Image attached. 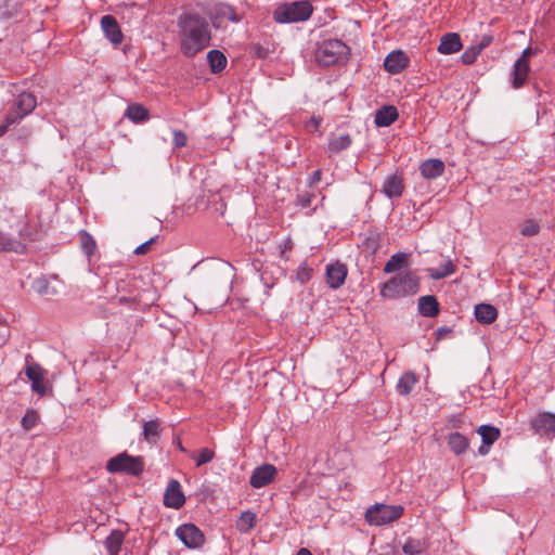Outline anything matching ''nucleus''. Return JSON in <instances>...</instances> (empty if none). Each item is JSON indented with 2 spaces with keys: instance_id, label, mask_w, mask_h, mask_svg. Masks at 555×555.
I'll return each instance as SVG.
<instances>
[{
  "instance_id": "f257e3e1",
  "label": "nucleus",
  "mask_w": 555,
  "mask_h": 555,
  "mask_svg": "<svg viewBox=\"0 0 555 555\" xmlns=\"http://www.w3.org/2000/svg\"><path fill=\"white\" fill-rule=\"evenodd\" d=\"M181 53L194 57L210 46L211 33L204 16L196 12H183L177 20Z\"/></svg>"
},
{
  "instance_id": "f03ea898",
  "label": "nucleus",
  "mask_w": 555,
  "mask_h": 555,
  "mask_svg": "<svg viewBox=\"0 0 555 555\" xmlns=\"http://www.w3.org/2000/svg\"><path fill=\"white\" fill-rule=\"evenodd\" d=\"M420 289V279L412 272H403L385 282L380 288V296L397 299L414 295Z\"/></svg>"
},
{
  "instance_id": "7ed1b4c3",
  "label": "nucleus",
  "mask_w": 555,
  "mask_h": 555,
  "mask_svg": "<svg viewBox=\"0 0 555 555\" xmlns=\"http://www.w3.org/2000/svg\"><path fill=\"white\" fill-rule=\"evenodd\" d=\"M350 55V48L339 39L323 40L315 51V61L321 66L345 63Z\"/></svg>"
},
{
  "instance_id": "20e7f679",
  "label": "nucleus",
  "mask_w": 555,
  "mask_h": 555,
  "mask_svg": "<svg viewBox=\"0 0 555 555\" xmlns=\"http://www.w3.org/2000/svg\"><path fill=\"white\" fill-rule=\"evenodd\" d=\"M313 12L309 1H295L283 3L273 11V20L280 24L298 23L307 21Z\"/></svg>"
},
{
  "instance_id": "39448f33",
  "label": "nucleus",
  "mask_w": 555,
  "mask_h": 555,
  "mask_svg": "<svg viewBox=\"0 0 555 555\" xmlns=\"http://www.w3.org/2000/svg\"><path fill=\"white\" fill-rule=\"evenodd\" d=\"M143 461L140 456L129 455L122 452L106 463V469L111 474L125 473L132 476H139L143 472Z\"/></svg>"
},
{
  "instance_id": "423d86ee",
  "label": "nucleus",
  "mask_w": 555,
  "mask_h": 555,
  "mask_svg": "<svg viewBox=\"0 0 555 555\" xmlns=\"http://www.w3.org/2000/svg\"><path fill=\"white\" fill-rule=\"evenodd\" d=\"M403 511L401 505L375 504L365 512V520L372 526H383L399 519Z\"/></svg>"
},
{
  "instance_id": "0eeeda50",
  "label": "nucleus",
  "mask_w": 555,
  "mask_h": 555,
  "mask_svg": "<svg viewBox=\"0 0 555 555\" xmlns=\"http://www.w3.org/2000/svg\"><path fill=\"white\" fill-rule=\"evenodd\" d=\"M176 535L189 548H197L204 544V533L194 524H183L176 529Z\"/></svg>"
},
{
  "instance_id": "6e6552de",
  "label": "nucleus",
  "mask_w": 555,
  "mask_h": 555,
  "mask_svg": "<svg viewBox=\"0 0 555 555\" xmlns=\"http://www.w3.org/2000/svg\"><path fill=\"white\" fill-rule=\"evenodd\" d=\"M214 27L221 28L224 22L238 23L243 20V15L227 3H220L214 7L209 13Z\"/></svg>"
},
{
  "instance_id": "1a4fd4ad",
  "label": "nucleus",
  "mask_w": 555,
  "mask_h": 555,
  "mask_svg": "<svg viewBox=\"0 0 555 555\" xmlns=\"http://www.w3.org/2000/svg\"><path fill=\"white\" fill-rule=\"evenodd\" d=\"M276 474L278 469L274 465L262 464L254 469L249 483L255 489L266 487L274 480Z\"/></svg>"
},
{
  "instance_id": "9d476101",
  "label": "nucleus",
  "mask_w": 555,
  "mask_h": 555,
  "mask_svg": "<svg viewBox=\"0 0 555 555\" xmlns=\"http://www.w3.org/2000/svg\"><path fill=\"white\" fill-rule=\"evenodd\" d=\"M535 434L540 436L555 435V414L542 412L537 414L530 422Z\"/></svg>"
},
{
  "instance_id": "9b49d317",
  "label": "nucleus",
  "mask_w": 555,
  "mask_h": 555,
  "mask_svg": "<svg viewBox=\"0 0 555 555\" xmlns=\"http://www.w3.org/2000/svg\"><path fill=\"white\" fill-rule=\"evenodd\" d=\"M348 274L347 266L336 261L326 266V283L333 289L339 288L346 281Z\"/></svg>"
},
{
  "instance_id": "f8f14e48",
  "label": "nucleus",
  "mask_w": 555,
  "mask_h": 555,
  "mask_svg": "<svg viewBox=\"0 0 555 555\" xmlns=\"http://www.w3.org/2000/svg\"><path fill=\"white\" fill-rule=\"evenodd\" d=\"M185 503V496L181 490L180 482L176 479H171L168 482L164 494V504L167 507L180 508Z\"/></svg>"
},
{
  "instance_id": "ddd939ff",
  "label": "nucleus",
  "mask_w": 555,
  "mask_h": 555,
  "mask_svg": "<svg viewBox=\"0 0 555 555\" xmlns=\"http://www.w3.org/2000/svg\"><path fill=\"white\" fill-rule=\"evenodd\" d=\"M101 27L106 39L114 46H119L124 40V35L117 20L112 15H104L101 18Z\"/></svg>"
},
{
  "instance_id": "4468645a",
  "label": "nucleus",
  "mask_w": 555,
  "mask_h": 555,
  "mask_svg": "<svg viewBox=\"0 0 555 555\" xmlns=\"http://www.w3.org/2000/svg\"><path fill=\"white\" fill-rule=\"evenodd\" d=\"M410 63L409 56L401 50L390 52L384 61V68L391 75L401 73Z\"/></svg>"
},
{
  "instance_id": "2eb2a0df",
  "label": "nucleus",
  "mask_w": 555,
  "mask_h": 555,
  "mask_svg": "<svg viewBox=\"0 0 555 555\" xmlns=\"http://www.w3.org/2000/svg\"><path fill=\"white\" fill-rule=\"evenodd\" d=\"M404 191L402 175L396 172L388 176L382 186V193L388 198L401 197Z\"/></svg>"
},
{
  "instance_id": "dca6fc26",
  "label": "nucleus",
  "mask_w": 555,
  "mask_h": 555,
  "mask_svg": "<svg viewBox=\"0 0 555 555\" xmlns=\"http://www.w3.org/2000/svg\"><path fill=\"white\" fill-rule=\"evenodd\" d=\"M461 37L456 33H448L440 39V43L437 48L441 54H453L462 49Z\"/></svg>"
},
{
  "instance_id": "f3484780",
  "label": "nucleus",
  "mask_w": 555,
  "mask_h": 555,
  "mask_svg": "<svg viewBox=\"0 0 555 555\" xmlns=\"http://www.w3.org/2000/svg\"><path fill=\"white\" fill-rule=\"evenodd\" d=\"M444 163L438 158H429L420 166V172L425 179H436L444 172Z\"/></svg>"
},
{
  "instance_id": "a211bd4d",
  "label": "nucleus",
  "mask_w": 555,
  "mask_h": 555,
  "mask_svg": "<svg viewBox=\"0 0 555 555\" xmlns=\"http://www.w3.org/2000/svg\"><path fill=\"white\" fill-rule=\"evenodd\" d=\"M26 376L31 382L33 391L38 395L46 393L42 369L38 364L27 365L25 370Z\"/></svg>"
},
{
  "instance_id": "6ab92c4d",
  "label": "nucleus",
  "mask_w": 555,
  "mask_h": 555,
  "mask_svg": "<svg viewBox=\"0 0 555 555\" xmlns=\"http://www.w3.org/2000/svg\"><path fill=\"white\" fill-rule=\"evenodd\" d=\"M418 311L423 317L434 318L438 315L440 306L437 298L433 295H426L418 298Z\"/></svg>"
},
{
  "instance_id": "aec40b11",
  "label": "nucleus",
  "mask_w": 555,
  "mask_h": 555,
  "mask_svg": "<svg viewBox=\"0 0 555 555\" xmlns=\"http://www.w3.org/2000/svg\"><path fill=\"white\" fill-rule=\"evenodd\" d=\"M398 118V109L393 105H385L375 113L374 122L378 127H388Z\"/></svg>"
},
{
  "instance_id": "412c9836",
  "label": "nucleus",
  "mask_w": 555,
  "mask_h": 555,
  "mask_svg": "<svg viewBox=\"0 0 555 555\" xmlns=\"http://www.w3.org/2000/svg\"><path fill=\"white\" fill-rule=\"evenodd\" d=\"M530 72L529 63L526 61H517L514 63V69L512 73V86L515 89L522 87L528 78Z\"/></svg>"
},
{
  "instance_id": "4be33fe9",
  "label": "nucleus",
  "mask_w": 555,
  "mask_h": 555,
  "mask_svg": "<svg viewBox=\"0 0 555 555\" xmlns=\"http://www.w3.org/2000/svg\"><path fill=\"white\" fill-rule=\"evenodd\" d=\"M498 311L489 304H478L475 307V318L483 324H491L496 320Z\"/></svg>"
},
{
  "instance_id": "5701e85b",
  "label": "nucleus",
  "mask_w": 555,
  "mask_h": 555,
  "mask_svg": "<svg viewBox=\"0 0 555 555\" xmlns=\"http://www.w3.org/2000/svg\"><path fill=\"white\" fill-rule=\"evenodd\" d=\"M36 105L37 100L35 95L28 92L18 94L13 104V106L22 113V116L30 114L35 109Z\"/></svg>"
},
{
  "instance_id": "b1692460",
  "label": "nucleus",
  "mask_w": 555,
  "mask_h": 555,
  "mask_svg": "<svg viewBox=\"0 0 555 555\" xmlns=\"http://www.w3.org/2000/svg\"><path fill=\"white\" fill-rule=\"evenodd\" d=\"M448 446L455 455H462L467 451L469 441L464 435L454 431L448 436Z\"/></svg>"
},
{
  "instance_id": "393cba45",
  "label": "nucleus",
  "mask_w": 555,
  "mask_h": 555,
  "mask_svg": "<svg viewBox=\"0 0 555 555\" xmlns=\"http://www.w3.org/2000/svg\"><path fill=\"white\" fill-rule=\"evenodd\" d=\"M428 543L425 539L408 538L402 545V551L406 555H420L427 551Z\"/></svg>"
},
{
  "instance_id": "a878e982",
  "label": "nucleus",
  "mask_w": 555,
  "mask_h": 555,
  "mask_svg": "<svg viewBox=\"0 0 555 555\" xmlns=\"http://www.w3.org/2000/svg\"><path fill=\"white\" fill-rule=\"evenodd\" d=\"M207 62L212 74L221 73L227 66V57L220 50H210L207 53Z\"/></svg>"
},
{
  "instance_id": "bb28decb",
  "label": "nucleus",
  "mask_w": 555,
  "mask_h": 555,
  "mask_svg": "<svg viewBox=\"0 0 555 555\" xmlns=\"http://www.w3.org/2000/svg\"><path fill=\"white\" fill-rule=\"evenodd\" d=\"M416 383H417V377L414 372L404 373L399 378L397 386H396L398 393L401 396L409 395L413 390Z\"/></svg>"
},
{
  "instance_id": "cd10ccee",
  "label": "nucleus",
  "mask_w": 555,
  "mask_h": 555,
  "mask_svg": "<svg viewBox=\"0 0 555 555\" xmlns=\"http://www.w3.org/2000/svg\"><path fill=\"white\" fill-rule=\"evenodd\" d=\"M125 535L120 530H113L105 539V547L109 555H118L124 542Z\"/></svg>"
},
{
  "instance_id": "c85d7f7f",
  "label": "nucleus",
  "mask_w": 555,
  "mask_h": 555,
  "mask_svg": "<svg viewBox=\"0 0 555 555\" xmlns=\"http://www.w3.org/2000/svg\"><path fill=\"white\" fill-rule=\"evenodd\" d=\"M454 271H455V266L453 264L452 260H450V259H448L444 263L440 264L438 268L426 269L428 276L433 280L444 279V278L453 274Z\"/></svg>"
},
{
  "instance_id": "c756f323",
  "label": "nucleus",
  "mask_w": 555,
  "mask_h": 555,
  "mask_svg": "<svg viewBox=\"0 0 555 555\" xmlns=\"http://www.w3.org/2000/svg\"><path fill=\"white\" fill-rule=\"evenodd\" d=\"M477 433L481 436L482 443L487 447L492 446L500 438V429L491 425H481Z\"/></svg>"
},
{
  "instance_id": "7c9ffc66",
  "label": "nucleus",
  "mask_w": 555,
  "mask_h": 555,
  "mask_svg": "<svg viewBox=\"0 0 555 555\" xmlns=\"http://www.w3.org/2000/svg\"><path fill=\"white\" fill-rule=\"evenodd\" d=\"M409 261L408 254L404 253H397L392 255L388 261L385 263L384 272L385 273H392L397 270H400L403 266H405Z\"/></svg>"
},
{
  "instance_id": "2f4dec72",
  "label": "nucleus",
  "mask_w": 555,
  "mask_h": 555,
  "mask_svg": "<svg viewBox=\"0 0 555 555\" xmlns=\"http://www.w3.org/2000/svg\"><path fill=\"white\" fill-rule=\"evenodd\" d=\"M125 116L134 122H142L149 119V111L141 104H131L127 107Z\"/></svg>"
},
{
  "instance_id": "473e14b6",
  "label": "nucleus",
  "mask_w": 555,
  "mask_h": 555,
  "mask_svg": "<svg viewBox=\"0 0 555 555\" xmlns=\"http://www.w3.org/2000/svg\"><path fill=\"white\" fill-rule=\"evenodd\" d=\"M541 228V220L526 219L519 225V233L524 237H532L539 234Z\"/></svg>"
},
{
  "instance_id": "72a5a7b5",
  "label": "nucleus",
  "mask_w": 555,
  "mask_h": 555,
  "mask_svg": "<svg viewBox=\"0 0 555 555\" xmlns=\"http://www.w3.org/2000/svg\"><path fill=\"white\" fill-rule=\"evenodd\" d=\"M255 522L256 514L250 511H246L243 512L238 517L236 521V528L240 532L246 533L255 527Z\"/></svg>"
},
{
  "instance_id": "f704fd0d",
  "label": "nucleus",
  "mask_w": 555,
  "mask_h": 555,
  "mask_svg": "<svg viewBox=\"0 0 555 555\" xmlns=\"http://www.w3.org/2000/svg\"><path fill=\"white\" fill-rule=\"evenodd\" d=\"M352 143L349 134H340L330 140L328 150L333 153H339L347 150Z\"/></svg>"
},
{
  "instance_id": "c9c22d12",
  "label": "nucleus",
  "mask_w": 555,
  "mask_h": 555,
  "mask_svg": "<svg viewBox=\"0 0 555 555\" xmlns=\"http://www.w3.org/2000/svg\"><path fill=\"white\" fill-rule=\"evenodd\" d=\"M160 426L157 420H152L145 422L143 425V438L147 442H155L156 438L159 436Z\"/></svg>"
},
{
  "instance_id": "e433bc0d",
  "label": "nucleus",
  "mask_w": 555,
  "mask_h": 555,
  "mask_svg": "<svg viewBox=\"0 0 555 555\" xmlns=\"http://www.w3.org/2000/svg\"><path fill=\"white\" fill-rule=\"evenodd\" d=\"M80 245L83 253L90 257L95 253L96 243L94 238L86 231L80 232Z\"/></svg>"
},
{
  "instance_id": "4c0bfd02",
  "label": "nucleus",
  "mask_w": 555,
  "mask_h": 555,
  "mask_svg": "<svg viewBox=\"0 0 555 555\" xmlns=\"http://www.w3.org/2000/svg\"><path fill=\"white\" fill-rule=\"evenodd\" d=\"M191 457L195 461L196 467H199L204 464L210 463L215 457V452L209 448H203L197 454L193 453Z\"/></svg>"
},
{
  "instance_id": "58836bf2",
  "label": "nucleus",
  "mask_w": 555,
  "mask_h": 555,
  "mask_svg": "<svg viewBox=\"0 0 555 555\" xmlns=\"http://www.w3.org/2000/svg\"><path fill=\"white\" fill-rule=\"evenodd\" d=\"M483 49H485V44H478V46H475V47H472V48L465 50L464 53L461 55V60H462L463 64H465V65L473 64L477 60V56L480 54V52Z\"/></svg>"
},
{
  "instance_id": "ea45409f",
  "label": "nucleus",
  "mask_w": 555,
  "mask_h": 555,
  "mask_svg": "<svg viewBox=\"0 0 555 555\" xmlns=\"http://www.w3.org/2000/svg\"><path fill=\"white\" fill-rule=\"evenodd\" d=\"M38 421H39V415H38L37 411L27 410L26 414L22 418L21 424L25 430H30L37 425Z\"/></svg>"
},
{
  "instance_id": "a19ab883",
  "label": "nucleus",
  "mask_w": 555,
  "mask_h": 555,
  "mask_svg": "<svg viewBox=\"0 0 555 555\" xmlns=\"http://www.w3.org/2000/svg\"><path fill=\"white\" fill-rule=\"evenodd\" d=\"M312 272L313 270L307 263H302L297 270V280L305 284L312 278Z\"/></svg>"
},
{
  "instance_id": "79ce46f5",
  "label": "nucleus",
  "mask_w": 555,
  "mask_h": 555,
  "mask_svg": "<svg viewBox=\"0 0 555 555\" xmlns=\"http://www.w3.org/2000/svg\"><path fill=\"white\" fill-rule=\"evenodd\" d=\"M188 138L186 134L181 130L172 131V145L175 149H181L186 145Z\"/></svg>"
},
{
  "instance_id": "37998d69",
  "label": "nucleus",
  "mask_w": 555,
  "mask_h": 555,
  "mask_svg": "<svg viewBox=\"0 0 555 555\" xmlns=\"http://www.w3.org/2000/svg\"><path fill=\"white\" fill-rule=\"evenodd\" d=\"M25 116H22V113L13 106L10 112L7 114L4 121L11 127L12 125L22 120Z\"/></svg>"
},
{
  "instance_id": "c03bdc74",
  "label": "nucleus",
  "mask_w": 555,
  "mask_h": 555,
  "mask_svg": "<svg viewBox=\"0 0 555 555\" xmlns=\"http://www.w3.org/2000/svg\"><path fill=\"white\" fill-rule=\"evenodd\" d=\"M313 198H314V194H312V193L305 192L302 194H299L297 196V201H296L297 206H299L302 209L309 208L311 206Z\"/></svg>"
},
{
  "instance_id": "a18cd8bd",
  "label": "nucleus",
  "mask_w": 555,
  "mask_h": 555,
  "mask_svg": "<svg viewBox=\"0 0 555 555\" xmlns=\"http://www.w3.org/2000/svg\"><path fill=\"white\" fill-rule=\"evenodd\" d=\"M157 240V235L150 238L149 241L144 242L143 244L139 245L135 249H134V254L135 255H144L149 251L151 245Z\"/></svg>"
},
{
  "instance_id": "49530a36",
  "label": "nucleus",
  "mask_w": 555,
  "mask_h": 555,
  "mask_svg": "<svg viewBox=\"0 0 555 555\" xmlns=\"http://www.w3.org/2000/svg\"><path fill=\"white\" fill-rule=\"evenodd\" d=\"M452 333V328L449 326H440L435 332L436 340H442Z\"/></svg>"
},
{
  "instance_id": "de8ad7c7",
  "label": "nucleus",
  "mask_w": 555,
  "mask_h": 555,
  "mask_svg": "<svg viewBox=\"0 0 555 555\" xmlns=\"http://www.w3.org/2000/svg\"><path fill=\"white\" fill-rule=\"evenodd\" d=\"M322 118L312 116L311 119L307 122L306 127L309 131H317L321 125Z\"/></svg>"
},
{
  "instance_id": "09e8293b",
  "label": "nucleus",
  "mask_w": 555,
  "mask_h": 555,
  "mask_svg": "<svg viewBox=\"0 0 555 555\" xmlns=\"http://www.w3.org/2000/svg\"><path fill=\"white\" fill-rule=\"evenodd\" d=\"M34 287L39 294H44L48 289V282L44 279H37L34 283Z\"/></svg>"
},
{
  "instance_id": "8fccbe9b",
  "label": "nucleus",
  "mask_w": 555,
  "mask_h": 555,
  "mask_svg": "<svg viewBox=\"0 0 555 555\" xmlns=\"http://www.w3.org/2000/svg\"><path fill=\"white\" fill-rule=\"evenodd\" d=\"M322 178V171L320 169L312 172V175L309 178V185L317 184L321 181Z\"/></svg>"
},
{
  "instance_id": "3c124183",
  "label": "nucleus",
  "mask_w": 555,
  "mask_h": 555,
  "mask_svg": "<svg viewBox=\"0 0 555 555\" xmlns=\"http://www.w3.org/2000/svg\"><path fill=\"white\" fill-rule=\"evenodd\" d=\"M533 54H534L533 50L531 48H527L522 51L520 57H518L517 61H526V63H529V59Z\"/></svg>"
},
{
  "instance_id": "603ef678",
  "label": "nucleus",
  "mask_w": 555,
  "mask_h": 555,
  "mask_svg": "<svg viewBox=\"0 0 555 555\" xmlns=\"http://www.w3.org/2000/svg\"><path fill=\"white\" fill-rule=\"evenodd\" d=\"M281 247V253L284 254L286 250L288 249H292L293 248V242L292 240L288 237L284 243L283 245L280 246Z\"/></svg>"
},
{
  "instance_id": "864d4df0",
  "label": "nucleus",
  "mask_w": 555,
  "mask_h": 555,
  "mask_svg": "<svg viewBox=\"0 0 555 555\" xmlns=\"http://www.w3.org/2000/svg\"><path fill=\"white\" fill-rule=\"evenodd\" d=\"M254 49L259 57H264L267 55L266 51L260 46L257 44Z\"/></svg>"
},
{
  "instance_id": "5fc2aeb1",
  "label": "nucleus",
  "mask_w": 555,
  "mask_h": 555,
  "mask_svg": "<svg viewBox=\"0 0 555 555\" xmlns=\"http://www.w3.org/2000/svg\"><path fill=\"white\" fill-rule=\"evenodd\" d=\"M10 126L4 121L2 125H0V138L8 131Z\"/></svg>"
},
{
  "instance_id": "6e6d98bb",
  "label": "nucleus",
  "mask_w": 555,
  "mask_h": 555,
  "mask_svg": "<svg viewBox=\"0 0 555 555\" xmlns=\"http://www.w3.org/2000/svg\"><path fill=\"white\" fill-rule=\"evenodd\" d=\"M478 452L481 455H486L489 452V447H487L486 444L482 443V446L479 448Z\"/></svg>"
},
{
  "instance_id": "4d7b16f0",
  "label": "nucleus",
  "mask_w": 555,
  "mask_h": 555,
  "mask_svg": "<svg viewBox=\"0 0 555 555\" xmlns=\"http://www.w3.org/2000/svg\"><path fill=\"white\" fill-rule=\"evenodd\" d=\"M297 555H312V553L308 548H300Z\"/></svg>"
},
{
  "instance_id": "13d9d810",
  "label": "nucleus",
  "mask_w": 555,
  "mask_h": 555,
  "mask_svg": "<svg viewBox=\"0 0 555 555\" xmlns=\"http://www.w3.org/2000/svg\"><path fill=\"white\" fill-rule=\"evenodd\" d=\"M491 42V37H483L480 44H485V48Z\"/></svg>"
},
{
  "instance_id": "bf43d9fd",
  "label": "nucleus",
  "mask_w": 555,
  "mask_h": 555,
  "mask_svg": "<svg viewBox=\"0 0 555 555\" xmlns=\"http://www.w3.org/2000/svg\"><path fill=\"white\" fill-rule=\"evenodd\" d=\"M126 300H127V298H126V297H121V298L119 299V301H120V302H124V301H126Z\"/></svg>"
},
{
  "instance_id": "052dcab7",
  "label": "nucleus",
  "mask_w": 555,
  "mask_h": 555,
  "mask_svg": "<svg viewBox=\"0 0 555 555\" xmlns=\"http://www.w3.org/2000/svg\"><path fill=\"white\" fill-rule=\"evenodd\" d=\"M315 210H317V207H313L312 210L310 212H308V215H311Z\"/></svg>"
}]
</instances>
